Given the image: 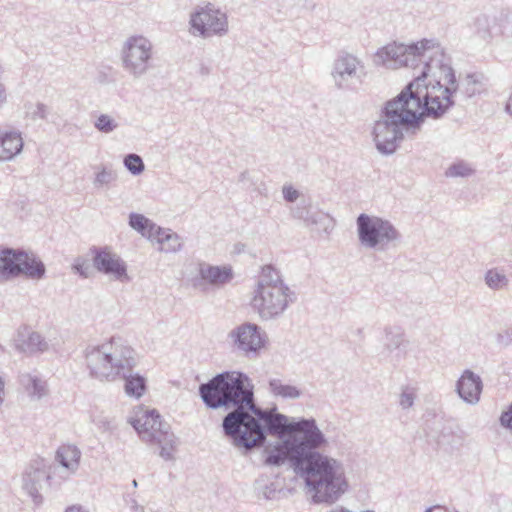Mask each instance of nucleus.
<instances>
[{
    "instance_id": "nucleus-1",
    "label": "nucleus",
    "mask_w": 512,
    "mask_h": 512,
    "mask_svg": "<svg viewBox=\"0 0 512 512\" xmlns=\"http://www.w3.org/2000/svg\"><path fill=\"white\" fill-rule=\"evenodd\" d=\"M198 393L206 408L228 411L222 419L223 435L244 454L263 447L268 436L281 439L271 449L265 448L266 466L279 467L289 461L295 473L302 476L317 450L327 444L315 419L291 422L276 406L258 405L254 384L242 371L218 373L201 383Z\"/></svg>"
},
{
    "instance_id": "nucleus-2",
    "label": "nucleus",
    "mask_w": 512,
    "mask_h": 512,
    "mask_svg": "<svg viewBox=\"0 0 512 512\" xmlns=\"http://www.w3.org/2000/svg\"><path fill=\"white\" fill-rule=\"evenodd\" d=\"M377 66L397 69L417 68L423 64L419 75L415 76L394 98L385 102L379 119L375 122L372 136L376 149L382 155H392L404 140V132H410L407 122L399 120L408 111L423 112L422 99L426 94L435 95L443 88L444 67H452L450 57L434 40L422 39L409 45L389 43L379 48L374 55Z\"/></svg>"
},
{
    "instance_id": "nucleus-3",
    "label": "nucleus",
    "mask_w": 512,
    "mask_h": 512,
    "mask_svg": "<svg viewBox=\"0 0 512 512\" xmlns=\"http://www.w3.org/2000/svg\"><path fill=\"white\" fill-rule=\"evenodd\" d=\"M313 492V503H335L348 488L343 467L338 460L325 456L319 451L301 476Z\"/></svg>"
},
{
    "instance_id": "nucleus-4",
    "label": "nucleus",
    "mask_w": 512,
    "mask_h": 512,
    "mask_svg": "<svg viewBox=\"0 0 512 512\" xmlns=\"http://www.w3.org/2000/svg\"><path fill=\"white\" fill-rule=\"evenodd\" d=\"M446 85H443L442 96L426 94L425 99H422L423 112L408 111L407 114L402 115L399 120L407 122V128L413 134L419 131L425 122L426 118L434 120L441 119L451 108L455 106L454 95L461 92V80L456 78L455 70L452 67H444Z\"/></svg>"
},
{
    "instance_id": "nucleus-5",
    "label": "nucleus",
    "mask_w": 512,
    "mask_h": 512,
    "mask_svg": "<svg viewBox=\"0 0 512 512\" xmlns=\"http://www.w3.org/2000/svg\"><path fill=\"white\" fill-rule=\"evenodd\" d=\"M357 235L362 247L379 252L397 248L402 234L387 219L361 213L356 219Z\"/></svg>"
},
{
    "instance_id": "nucleus-6",
    "label": "nucleus",
    "mask_w": 512,
    "mask_h": 512,
    "mask_svg": "<svg viewBox=\"0 0 512 512\" xmlns=\"http://www.w3.org/2000/svg\"><path fill=\"white\" fill-rule=\"evenodd\" d=\"M129 422L143 441L160 445L159 455L165 461L174 460L178 438L156 409L146 410L142 417L132 418Z\"/></svg>"
},
{
    "instance_id": "nucleus-7",
    "label": "nucleus",
    "mask_w": 512,
    "mask_h": 512,
    "mask_svg": "<svg viewBox=\"0 0 512 512\" xmlns=\"http://www.w3.org/2000/svg\"><path fill=\"white\" fill-rule=\"evenodd\" d=\"M0 276L5 280L19 276L41 280L46 276V267L39 257L23 248L5 247L0 251Z\"/></svg>"
},
{
    "instance_id": "nucleus-8",
    "label": "nucleus",
    "mask_w": 512,
    "mask_h": 512,
    "mask_svg": "<svg viewBox=\"0 0 512 512\" xmlns=\"http://www.w3.org/2000/svg\"><path fill=\"white\" fill-rule=\"evenodd\" d=\"M296 301V294L288 285H273L271 288L254 290L251 307L262 320L278 319Z\"/></svg>"
},
{
    "instance_id": "nucleus-9",
    "label": "nucleus",
    "mask_w": 512,
    "mask_h": 512,
    "mask_svg": "<svg viewBox=\"0 0 512 512\" xmlns=\"http://www.w3.org/2000/svg\"><path fill=\"white\" fill-rule=\"evenodd\" d=\"M152 55V42L143 35H132L120 52L122 67L133 78H141L153 67Z\"/></svg>"
},
{
    "instance_id": "nucleus-10",
    "label": "nucleus",
    "mask_w": 512,
    "mask_h": 512,
    "mask_svg": "<svg viewBox=\"0 0 512 512\" xmlns=\"http://www.w3.org/2000/svg\"><path fill=\"white\" fill-rule=\"evenodd\" d=\"M193 34L201 38L222 37L228 33V17L225 12L208 2L198 6L190 15Z\"/></svg>"
},
{
    "instance_id": "nucleus-11",
    "label": "nucleus",
    "mask_w": 512,
    "mask_h": 512,
    "mask_svg": "<svg viewBox=\"0 0 512 512\" xmlns=\"http://www.w3.org/2000/svg\"><path fill=\"white\" fill-rule=\"evenodd\" d=\"M366 76L363 62L355 55L340 51L331 70L334 85L339 90H353L361 85Z\"/></svg>"
},
{
    "instance_id": "nucleus-12",
    "label": "nucleus",
    "mask_w": 512,
    "mask_h": 512,
    "mask_svg": "<svg viewBox=\"0 0 512 512\" xmlns=\"http://www.w3.org/2000/svg\"><path fill=\"white\" fill-rule=\"evenodd\" d=\"M229 338L237 350L249 358H256L266 346L267 335L258 324L245 322L229 332Z\"/></svg>"
},
{
    "instance_id": "nucleus-13",
    "label": "nucleus",
    "mask_w": 512,
    "mask_h": 512,
    "mask_svg": "<svg viewBox=\"0 0 512 512\" xmlns=\"http://www.w3.org/2000/svg\"><path fill=\"white\" fill-rule=\"evenodd\" d=\"M89 252L92 255V266L103 275L112 276L120 282H129L126 262L109 246H91Z\"/></svg>"
},
{
    "instance_id": "nucleus-14",
    "label": "nucleus",
    "mask_w": 512,
    "mask_h": 512,
    "mask_svg": "<svg viewBox=\"0 0 512 512\" xmlns=\"http://www.w3.org/2000/svg\"><path fill=\"white\" fill-rule=\"evenodd\" d=\"M462 431L456 429L452 423L435 419L433 427L427 426L426 437L428 442H434L437 448H458L462 446L464 437Z\"/></svg>"
},
{
    "instance_id": "nucleus-15",
    "label": "nucleus",
    "mask_w": 512,
    "mask_h": 512,
    "mask_svg": "<svg viewBox=\"0 0 512 512\" xmlns=\"http://www.w3.org/2000/svg\"><path fill=\"white\" fill-rule=\"evenodd\" d=\"M409 341L406 339L404 329L398 325H388L384 328L383 354L396 365L407 355Z\"/></svg>"
},
{
    "instance_id": "nucleus-16",
    "label": "nucleus",
    "mask_w": 512,
    "mask_h": 512,
    "mask_svg": "<svg viewBox=\"0 0 512 512\" xmlns=\"http://www.w3.org/2000/svg\"><path fill=\"white\" fill-rule=\"evenodd\" d=\"M50 479L51 476L47 472L42 461L32 462L24 471L22 476V487L32 498L36 506H40L43 503V496L39 493L42 482Z\"/></svg>"
},
{
    "instance_id": "nucleus-17",
    "label": "nucleus",
    "mask_w": 512,
    "mask_h": 512,
    "mask_svg": "<svg viewBox=\"0 0 512 512\" xmlns=\"http://www.w3.org/2000/svg\"><path fill=\"white\" fill-rule=\"evenodd\" d=\"M104 345L96 347H87L85 350V358L89 374L94 379H109L113 369L114 357L111 353L103 351Z\"/></svg>"
},
{
    "instance_id": "nucleus-18",
    "label": "nucleus",
    "mask_w": 512,
    "mask_h": 512,
    "mask_svg": "<svg viewBox=\"0 0 512 512\" xmlns=\"http://www.w3.org/2000/svg\"><path fill=\"white\" fill-rule=\"evenodd\" d=\"M14 347L20 353L34 355L46 352L49 345L38 332L30 331L29 327L24 325L16 332Z\"/></svg>"
},
{
    "instance_id": "nucleus-19",
    "label": "nucleus",
    "mask_w": 512,
    "mask_h": 512,
    "mask_svg": "<svg viewBox=\"0 0 512 512\" xmlns=\"http://www.w3.org/2000/svg\"><path fill=\"white\" fill-rule=\"evenodd\" d=\"M482 389V379L470 369H466L456 382L459 397L469 404H476L479 401Z\"/></svg>"
},
{
    "instance_id": "nucleus-20",
    "label": "nucleus",
    "mask_w": 512,
    "mask_h": 512,
    "mask_svg": "<svg viewBox=\"0 0 512 512\" xmlns=\"http://www.w3.org/2000/svg\"><path fill=\"white\" fill-rule=\"evenodd\" d=\"M199 276L201 280L211 285H225L232 281L234 272L231 266H214L204 263L199 265Z\"/></svg>"
},
{
    "instance_id": "nucleus-21",
    "label": "nucleus",
    "mask_w": 512,
    "mask_h": 512,
    "mask_svg": "<svg viewBox=\"0 0 512 512\" xmlns=\"http://www.w3.org/2000/svg\"><path fill=\"white\" fill-rule=\"evenodd\" d=\"M24 142L18 131L0 132V161H10L23 150Z\"/></svg>"
},
{
    "instance_id": "nucleus-22",
    "label": "nucleus",
    "mask_w": 512,
    "mask_h": 512,
    "mask_svg": "<svg viewBox=\"0 0 512 512\" xmlns=\"http://www.w3.org/2000/svg\"><path fill=\"white\" fill-rule=\"evenodd\" d=\"M498 30L497 19L485 14L477 16L474 20L475 34L485 42H490Z\"/></svg>"
},
{
    "instance_id": "nucleus-23",
    "label": "nucleus",
    "mask_w": 512,
    "mask_h": 512,
    "mask_svg": "<svg viewBox=\"0 0 512 512\" xmlns=\"http://www.w3.org/2000/svg\"><path fill=\"white\" fill-rule=\"evenodd\" d=\"M485 77L482 73H468L461 79V93L469 99L481 94L485 90Z\"/></svg>"
},
{
    "instance_id": "nucleus-24",
    "label": "nucleus",
    "mask_w": 512,
    "mask_h": 512,
    "mask_svg": "<svg viewBox=\"0 0 512 512\" xmlns=\"http://www.w3.org/2000/svg\"><path fill=\"white\" fill-rule=\"evenodd\" d=\"M152 240L156 241L160 245V250L166 253L177 252L183 245L178 234L162 227H159Z\"/></svg>"
},
{
    "instance_id": "nucleus-25",
    "label": "nucleus",
    "mask_w": 512,
    "mask_h": 512,
    "mask_svg": "<svg viewBox=\"0 0 512 512\" xmlns=\"http://www.w3.org/2000/svg\"><path fill=\"white\" fill-rule=\"evenodd\" d=\"M81 451L75 445H63L56 453V459L62 467L74 472L78 469Z\"/></svg>"
},
{
    "instance_id": "nucleus-26",
    "label": "nucleus",
    "mask_w": 512,
    "mask_h": 512,
    "mask_svg": "<svg viewBox=\"0 0 512 512\" xmlns=\"http://www.w3.org/2000/svg\"><path fill=\"white\" fill-rule=\"evenodd\" d=\"M128 223L132 229L136 230L142 236L147 237L151 240L154 238L157 230H159L160 227L157 226L149 218L136 212H131L129 214Z\"/></svg>"
},
{
    "instance_id": "nucleus-27",
    "label": "nucleus",
    "mask_w": 512,
    "mask_h": 512,
    "mask_svg": "<svg viewBox=\"0 0 512 512\" xmlns=\"http://www.w3.org/2000/svg\"><path fill=\"white\" fill-rule=\"evenodd\" d=\"M121 375L125 380L124 390L128 396L139 399L145 394L147 389V380L144 376L138 373L133 375L131 372H122Z\"/></svg>"
},
{
    "instance_id": "nucleus-28",
    "label": "nucleus",
    "mask_w": 512,
    "mask_h": 512,
    "mask_svg": "<svg viewBox=\"0 0 512 512\" xmlns=\"http://www.w3.org/2000/svg\"><path fill=\"white\" fill-rule=\"evenodd\" d=\"M114 364L113 368H116V374L120 375L121 371L127 368L128 372H132L137 362L135 359V351L129 346H121L120 350L116 349L113 354Z\"/></svg>"
},
{
    "instance_id": "nucleus-29",
    "label": "nucleus",
    "mask_w": 512,
    "mask_h": 512,
    "mask_svg": "<svg viewBox=\"0 0 512 512\" xmlns=\"http://www.w3.org/2000/svg\"><path fill=\"white\" fill-rule=\"evenodd\" d=\"M273 285H286L280 272L272 265H264L258 276L255 290L271 288Z\"/></svg>"
},
{
    "instance_id": "nucleus-30",
    "label": "nucleus",
    "mask_w": 512,
    "mask_h": 512,
    "mask_svg": "<svg viewBox=\"0 0 512 512\" xmlns=\"http://www.w3.org/2000/svg\"><path fill=\"white\" fill-rule=\"evenodd\" d=\"M270 393L282 399H297L301 397L302 391L293 385L284 384L280 379H270L268 382Z\"/></svg>"
},
{
    "instance_id": "nucleus-31",
    "label": "nucleus",
    "mask_w": 512,
    "mask_h": 512,
    "mask_svg": "<svg viewBox=\"0 0 512 512\" xmlns=\"http://www.w3.org/2000/svg\"><path fill=\"white\" fill-rule=\"evenodd\" d=\"M98 171L95 173V177L93 179V186L96 189H108L112 186L118 176L117 172L110 166L101 165L97 167Z\"/></svg>"
},
{
    "instance_id": "nucleus-32",
    "label": "nucleus",
    "mask_w": 512,
    "mask_h": 512,
    "mask_svg": "<svg viewBox=\"0 0 512 512\" xmlns=\"http://www.w3.org/2000/svg\"><path fill=\"white\" fill-rule=\"evenodd\" d=\"M335 219L328 213L318 209L314 212L308 227H314L317 231L329 235L335 227Z\"/></svg>"
},
{
    "instance_id": "nucleus-33",
    "label": "nucleus",
    "mask_w": 512,
    "mask_h": 512,
    "mask_svg": "<svg viewBox=\"0 0 512 512\" xmlns=\"http://www.w3.org/2000/svg\"><path fill=\"white\" fill-rule=\"evenodd\" d=\"M23 384L30 397L41 399L47 394V382L38 376H23Z\"/></svg>"
},
{
    "instance_id": "nucleus-34",
    "label": "nucleus",
    "mask_w": 512,
    "mask_h": 512,
    "mask_svg": "<svg viewBox=\"0 0 512 512\" xmlns=\"http://www.w3.org/2000/svg\"><path fill=\"white\" fill-rule=\"evenodd\" d=\"M475 174V169L464 160L453 162L445 171L446 177L451 178H467Z\"/></svg>"
},
{
    "instance_id": "nucleus-35",
    "label": "nucleus",
    "mask_w": 512,
    "mask_h": 512,
    "mask_svg": "<svg viewBox=\"0 0 512 512\" xmlns=\"http://www.w3.org/2000/svg\"><path fill=\"white\" fill-rule=\"evenodd\" d=\"M484 280L486 285L492 290H500L509 284V279L504 274L498 272L496 268L487 270Z\"/></svg>"
},
{
    "instance_id": "nucleus-36",
    "label": "nucleus",
    "mask_w": 512,
    "mask_h": 512,
    "mask_svg": "<svg viewBox=\"0 0 512 512\" xmlns=\"http://www.w3.org/2000/svg\"><path fill=\"white\" fill-rule=\"evenodd\" d=\"M317 208L313 207L310 203L302 200L292 209V215L296 219L304 221L306 226L310 223L313 218L314 212H317Z\"/></svg>"
},
{
    "instance_id": "nucleus-37",
    "label": "nucleus",
    "mask_w": 512,
    "mask_h": 512,
    "mask_svg": "<svg viewBox=\"0 0 512 512\" xmlns=\"http://www.w3.org/2000/svg\"><path fill=\"white\" fill-rule=\"evenodd\" d=\"M123 164L124 167L134 176L140 175L145 169L143 159L135 153L127 154L124 157Z\"/></svg>"
},
{
    "instance_id": "nucleus-38",
    "label": "nucleus",
    "mask_w": 512,
    "mask_h": 512,
    "mask_svg": "<svg viewBox=\"0 0 512 512\" xmlns=\"http://www.w3.org/2000/svg\"><path fill=\"white\" fill-rule=\"evenodd\" d=\"M95 128L102 133H110L117 128L115 120L107 115L101 114L94 122Z\"/></svg>"
},
{
    "instance_id": "nucleus-39",
    "label": "nucleus",
    "mask_w": 512,
    "mask_h": 512,
    "mask_svg": "<svg viewBox=\"0 0 512 512\" xmlns=\"http://www.w3.org/2000/svg\"><path fill=\"white\" fill-rule=\"evenodd\" d=\"M72 270L81 278L87 279L91 274V265L87 259L83 257H77L72 264Z\"/></svg>"
},
{
    "instance_id": "nucleus-40",
    "label": "nucleus",
    "mask_w": 512,
    "mask_h": 512,
    "mask_svg": "<svg viewBox=\"0 0 512 512\" xmlns=\"http://www.w3.org/2000/svg\"><path fill=\"white\" fill-rule=\"evenodd\" d=\"M50 113V108L42 103L37 102L33 108V110H28L27 114L30 117L31 120H43L46 121L48 119V115Z\"/></svg>"
},
{
    "instance_id": "nucleus-41",
    "label": "nucleus",
    "mask_w": 512,
    "mask_h": 512,
    "mask_svg": "<svg viewBox=\"0 0 512 512\" xmlns=\"http://www.w3.org/2000/svg\"><path fill=\"white\" fill-rule=\"evenodd\" d=\"M257 489L262 491V495L267 500H272L277 497L278 493H281V489H278L274 482H270L269 484L261 485L260 480H256Z\"/></svg>"
},
{
    "instance_id": "nucleus-42",
    "label": "nucleus",
    "mask_w": 512,
    "mask_h": 512,
    "mask_svg": "<svg viewBox=\"0 0 512 512\" xmlns=\"http://www.w3.org/2000/svg\"><path fill=\"white\" fill-rule=\"evenodd\" d=\"M415 394L408 389L402 391L399 404L403 409H408L414 404Z\"/></svg>"
},
{
    "instance_id": "nucleus-43",
    "label": "nucleus",
    "mask_w": 512,
    "mask_h": 512,
    "mask_svg": "<svg viewBox=\"0 0 512 512\" xmlns=\"http://www.w3.org/2000/svg\"><path fill=\"white\" fill-rule=\"evenodd\" d=\"M497 343L507 347L512 343V325L496 335Z\"/></svg>"
},
{
    "instance_id": "nucleus-44",
    "label": "nucleus",
    "mask_w": 512,
    "mask_h": 512,
    "mask_svg": "<svg viewBox=\"0 0 512 512\" xmlns=\"http://www.w3.org/2000/svg\"><path fill=\"white\" fill-rule=\"evenodd\" d=\"M499 421L502 427L512 430V403L502 412Z\"/></svg>"
},
{
    "instance_id": "nucleus-45",
    "label": "nucleus",
    "mask_w": 512,
    "mask_h": 512,
    "mask_svg": "<svg viewBox=\"0 0 512 512\" xmlns=\"http://www.w3.org/2000/svg\"><path fill=\"white\" fill-rule=\"evenodd\" d=\"M283 198L286 202L293 203L299 197V192L292 186H284L283 187Z\"/></svg>"
},
{
    "instance_id": "nucleus-46",
    "label": "nucleus",
    "mask_w": 512,
    "mask_h": 512,
    "mask_svg": "<svg viewBox=\"0 0 512 512\" xmlns=\"http://www.w3.org/2000/svg\"><path fill=\"white\" fill-rule=\"evenodd\" d=\"M424 512H458L457 510H450L446 506L442 505H433L430 507H427Z\"/></svg>"
},
{
    "instance_id": "nucleus-47",
    "label": "nucleus",
    "mask_w": 512,
    "mask_h": 512,
    "mask_svg": "<svg viewBox=\"0 0 512 512\" xmlns=\"http://www.w3.org/2000/svg\"><path fill=\"white\" fill-rule=\"evenodd\" d=\"M7 100V93L5 85L0 81V107L6 102Z\"/></svg>"
},
{
    "instance_id": "nucleus-48",
    "label": "nucleus",
    "mask_w": 512,
    "mask_h": 512,
    "mask_svg": "<svg viewBox=\"0 0 512 512\" xmlns=\"http://www.w3.org/2000/svg\"><path fill=\"white\" fill-rule=\"evenodd\" d=\"M5 400V382L0 376V407L3 405Z\"/></svg>"
},
{
    "instance_id": "nucleus-49",
    "label": "nucleus",
    "mask_w": 512,
    "mask_h": 512,
    "mask_svg": "<svg viewBox=\"0 0 512 512\" xmlns=\"http://www.w3.org/2000/svg\"><path fill=\"white\" fill-rule=\"evenodd\" d=\"M505 111L510 115L512 116V90H511V93L508 97V100L505 104Z\"/></svg>"
},
{
    "instance_id": "nucleus-50",
    "label": "nucleus",
    "mask_w": 512,
    "mask_h": 512,
    "mask_svg": "<svg viewBox=\"0 0 512 512\" xmlns=\"http://www.w3.org/2000/svg\"><path fill=\"white\" fill-rule=\"evenodd\" d=\"M65 512H87L80 505H72L66 508Z\"/></svg>"
},
{
    "instance_id": "nucleus-51",
    "label": "nucleus",
    "mask_w": 512,
    "mask_h": 512,
    "mask_svg": "<svg viewBox=\"0 0 512 512\" xmlns=\"http://www.w3.org/2000/svg\"><path fill=\"white\" fill-rule=\"evenodd\" d=\"M199 73L203 76L210 74V67L202 63L200 65Z\"/></svg>"
},
{
    "instance_id": "nucleus-52",
    "label": "nucleus",
    "mask_w": 512,
    "mask_h": 512,
    "mask_svg": "<svg viewBox=\"0 0 512 512\" xmlns=\"http://www.w3.org/2000/svg\"><path fill=\"white\" fill-rule=\"evenodd\" d=\"M355 332H356V335H357V336H359V338H360L361 340H363V339H364V331H363V328H357Z\"/></svg>"
},
{
    "instance_id": "nucleus-53",
    "label": "nucleus",
    "mask_w": 512,
    "mask_h": 512,
    "mask_svg": "<svg viewBox=\"0 0 512 512\" xmlns=\"http://www.w3.org/2000/svg\"><path fill=\"white\" fill-rule=\"evenodd\" d=\"M247 175H248V172H247V171L242 172V173L239 175V181H240V182L245 181V180H246V178H247Z\"/></svg>"
},
{
    "instance_id": "nucleus-54",
    "label": "nucleus",
    "mask_w": 512,
    "mask_h": 512,
    "mask_svg": "<svg viewBox=\"0 0 512 512\" xmlns=\"http://www.w3.org/2000/svg\"><path fill=\"white\" fill-rule=\"evenodd\" d=\"M331 512H351V511L348 510L347 508L340 507L339 509H334Z\"/></svg>"
},
{
    "instance_id": "nucleus-55",
    "label": "nucleus",
    "mask_w": 512,
    "mask_h": 512,
    "mask_svg": "<svg viewBox=\"0 0 512 512\" xmlns=\"http://www.w3.org/2000/svg\"><path fill=\"white\" fill-rule=\"evenodd\" d=\"M5 352V348L0 344V354H3Z\"/></svg>"
},
{
    "instance_id": "nucleus-56",
    "label": "nucleus",
    "mask_w": 512,
    "mask_h": 512,
    "mask_svg": "<svg viewBox=\"0 0 512 512\" xmlns=\"http://www.w3.org/2000/svg\"><path fill=\"white\" fill-rule=\"evenodd\" d=\"M132 484H133L134 487H137V485H138V483H137V481L135 479L132 481Z\"/></svg>"
},
{
    "instance_id": "nucleus-57",
    "label": "nucleus",
    "mask_w": 512,
    "mask_h": 512,
    "mask_svg": "<svg viewBox=\"0 0 512 512\" xmlns=\"http://www.w3.org/2000/svg\"><path fill=\"white\" fill-rule=\"evenodd\" d=\"M363 512H374L373 510H365Z\"/></svg>"
}]
</instances>
